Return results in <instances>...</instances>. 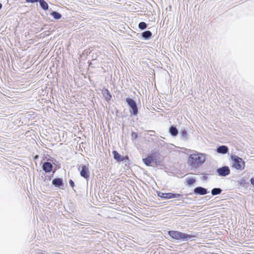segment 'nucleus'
Returning <instances> with one entry per match:
<instances>
[{
  "label": "nucleus",
  "instance_id": "nucleus-1",
  "mask_svg": "<svg viewBox=\"0 0 254 254\" xmlns=\"http://www.w3.org/2000/svg\"><path fill=\"white\" fill-rule=\"evenodd\" d=\"M205 160L206 155L205 154L196 152L195 153L190 155L189 161L192 167H196L202 164L205 161Z\"/></svg>",
  "mask_w": 254,
  "mask_h": 254
},
{
  "label": "nucleus",
  "instance_id": "nucleus-2",
  "mask_svg": "<svg viewBox=\"0 0 254 254\" xmlns=\"http://www.w3.org/2000/svg\"><path fill=\"white\" fill-rule=\"evenodd\" d=\"M169 236L174 239L183 241L194 240V236L191 235L182 233L176 231H170L168 232Z\"/></svg>",
  "mask_w": 254,
  "mask_h": 254
},
{
  "label": "nucleus",
  "instance_id": "nucleus-3",
  "mask_svg": "<svg viewBox=\"0 0 254 254\" xmlns=\"http://www.w3.org/2000/svg\"><path fill=\"white\" fill-rule=\"evenodd\" d=\"M232 167L239 170H243L245 167V162L240 157L236 155H231Z\"/></svg>",
  "mask_w": 254,
  "mask_h": 254
},
{
  "label": "nucleus",
  "instance_id": "nucleus-4",
  "mask_svg": "<svg viewBox=\"0 0 254 254\" xmlns=\"http://www.w3.org/2000/svg\"><path fill=\"white\" fill-rule=\"evenodd\" d=\"M78 170L80 172V175L85 179H87L89 177L90 172L88 165L79 166Z\"/></svg>",
  "mask_w": 254,
  "mask_h": 254
},
{
  "label": "nucleus",
  "instance_id": "nucleus-5",
  "mask_svg": "<svg viewBox=\"0 0 254 254\" xmlns=\"http://www.w3.org/2000/svg\"><path fill=\"white\" fill-rule=\"evenodd\" d=\"M126 102H127L129 107L131 109L130 112L132 113L133 115H136L137 114L138 111L135 102L129 98H127L126 99Z\"/></svg>",
  "mask_w": 254,
  "mask_h": 254
},
{
  "label": "nucleus",
  "instance_id": "nucleus-6",
  "mask_svg": "<svg viewBox=\"0 0 254 254\" xmlns=\"http://www.w3.org/2000/svg\"><path fill=\"white\" fill-rule=\"evenodd\" d=\"M216 172L219 175V176L225 177L230 174V170L228 167L224 166L217 169Z\"/></svg>",
  "mask_w": 254,
  "mask_h": 254
},
{
  "label": "nucleus",
  "instance_id": "nucleus-7",
  "mask_svg": "<svg viewBox=\"0 0 254 254\" xmlns=\"http://www.w3.org/2000/svg\"><path fill=\"white\" fill-rule=\"evenodd\" d=\"M158 195L164 198H177L180 196V194H174L172 193H159Z\"/></svg>",
  "mask_w": 254,
  "mask_h": 254
},
{
  "label": "nucleus",
  "instance_id": "nucleus-8",
  "mask_svg": "<svg viewBox=\"0 0 254 254\" xmlns=\"http://www.w3.org/2000/svg\"><path fill=\"white\" fill-rule=\"evenodd\" d=\"M207 192V190L202 187H198L194 189V193L200 195H204Z\"/></svg>",
  "mask_w": 254,
  "mask_h": 254
},
{
  "label": "nucleus",
  "instance_id": "nucleus-9",
  "mask_svg": "<svg viewBox=\"0 0 254 254\" xmlns=\"http://www.w3.org/2000/svg\"><path fill=\"white\" fill-rule=\"evenodd\" d=\"M53 166L51 163L45 162L43 165V169L46 172H50L51 171Z\"/></svg>",
  "mask_w": 254,
  "mask_h": 254
},
{
  "label": "nucleus",
  "instance_id": "nucleus-10",
  "mask_svg": "<svg viewBox=\"0 0 254 254\" xmlns=\"http://www.w3.org/2000/svg\"><path fill=\"white\" fill-rule=\"evenodd\" d=\"M228 151V148L226 146L222 145L219 146L217 149V152L221 154H226Z\"/></svg>",
  "mask_w": 254,
  "mask_h": 254
},
{
  "label": "nucleus",
  "instance_id": "nucleus-11",
  "mask_svg": "<svg viewBox=\"0 0 254 254\" xmlns=\"http://www.w3.org/2000/svg\"><path fill=\"white\" fill-rule=\"evenodd\" d=\"M114 155V158L118 161H122L124 160V157L119 154L116 151L113 152Z\"/></svg>",
  "mask_w": 254,
  "mask_h": 254
},
{
  "label": "nucleus",
  "instance_id": "nucleus-12",
  "mask_svg": "<svg viewBox=\"0 0 254 254\" xmlns=\"http://www.w3.org/2000/svg\"><path fill=\"white\" fill-rule=\"evenodd\" d=\"M102 93H103V95L104 96L105 99L107 101H109L111 99L112 96H111L108 90L104 89V90H103Z\"/></svg>",
  "mask_w": 254,
  "mask_h": 254
},
{
  "label": "nucleus",
  "instance_id": "nucleus-13",
  "mask_svg": "<svg viewBox=\"0 0 254 254\" xmlns=\"http://www.w3.org/2000/svg\"><path fill=\"white\" fill-rule=\"evenodd\" d=\"M169 132L172 136H176L178 133V130L176 127L172 126L169 129Z\"/></svg>",
  "mask_w": 254,
  "mask_h": 254
},
{
  "label": "nucleus",
  "instance_id": "nucleus-14",
  "mask_svg": "<svg viewBox=\"0 0 254 254\" xmlns=\"http://www.w3.org/2000/svg\"><path fill=\"white\" fill-rule=\"evenodd\" d=\"M39 2L43 9L47 10L48 9V4L44 0H39Z\"/></svg>",
  "mask_w": 254,
  "mask_h": 254
},
{
  "label": "nucleus",
  "instance_id": "nucleus-15",
  "mask_svg": "<svg viewBox=\"0 0 254 254\" xmlns=\"http://www.w3.org/2000/svg\"><path fill=\"white\" fill-rule=\"evenodd\" d=\"M52 183L56 186H60L63 184V181L61 179H55L53 180Z\"/></svg>",
  "mask_w": 254,
  "mask_h": 254
},
{
  "label": "nucleus",
  "instance_id": "nucleus-16",
  "mask_svg": "<svg viewBox=\"0 0 254 254\" xmlns=\"http://www.w3.org/2000/svg\"><path fill=\"white\" fill-rule=\"evenodd\" d=\"M142 160L144 163L147 166L150 165L151 163L153 162L151 157H147L146 158H143Z\"/></svg>",
  "mask_w": 254,
  "mask_h": 254
},
{
  "label": "nucleus",
  "instance_id": "nucleus-17",
  "mask_svg": "<svg viewBox=\"0 0 254 254\" xmlns=\"http://www.w3.org/2000/svg\"><path fill=\"white\" fill-rule=\"evenodd\" d=\"M222 191L221 189L220 188H214L211 190V194L213 195H215L220 194Z\"/></svg>",
  "mask_w": 254,
  "mask_h": 254
},
{
  "label": "nucleus",
  "instance_id": "nucleus-18",
  "mask_svg": "<svg viewBox=\"0 0 254 254\" xmlns=\"http://www.w3.org/2000/svg\"><path fill=\"white\" fill-rule=\"evenodd\" d=\"M152 35V33L150 31H146L142 33V37L144 39H148Z\"/></svg>",
  "mask_w": 254,
  "mask_h": 254
},
{
  "label": "nucleus",
  "instance_id": "nucleus-19",
  "mask_svg": "<svg viewBox=\"0 0 254 254\" xmlns=\"http://www.w3.org/2000/svg\"><path fill=\"white\" fill-rule=\"evenodd\" d=\"M52 16L54 17V18L56 19H59L61 18L62 15L60 13L58 12L54 11L52 13Z\"/></svg>",
  "mask_w": 254,
  "mask_h": 254
},
{
  "label": "nucleus",
  "instance_id": "nucleus-20",
  "mask_svg": "<svg viewBox=\"0 0 254 254\" xmlns=\"http://www.w3.org/2000/svg\"><path fill=\"white\" fill-rule=\"evenodd\" d=\"M186 183L188 185H191L192 184H193V183H194L195 182V179H193V178H187L186 179Z\"/></svg>",
  "mask_w": 254,
  "mask_h": 254
},
{
  "label": "nucleus",
  "instance_id": "nucleus-21",
  "mask_svg": "<svg viewBox=\"0 0 254 254\" xmlns=\"http://www.w3.org/2000/svg\"><path fill=\"white\" fill-rule=\"evenodd\" d=\"M159 155V154L158 153L154 152V153L150 154V155L148 156V157H151V159H152V161L153 162V161H155V157H158Z\"/></svg>",
  "mask_w": 254,
  "mask_h": 254
},
{
  "label": "nucleus",
  "instance_id": "nucleus-22",
  "mask_svg": "<svg viewBox=\"0 0 254 254\" xmlns=\"http://www.w3.org/2000/svg\"><path fill=\"white\" fill-rule=\"evenodd\" d=\"M181 135L184 137L185 140L188 139V134L186 130H181L180 131Z\"/></svg>",
  "mask_w": 254,
  "mask_h": 254
},
{
  "label": "nucleus",
  "instance_id": "nucleus-23",
  "mask_svg": "<svg viewBox=\"0 0 254 254\" xmlns=\"http://www.w3.org/2000/svg\"><path fill=\"white\" fill-rule=\"evenodd\" d=\"M138 27L142 30L144 29L146 27V24L145 22H141L139 23Z\"/></svg>",
  "mask_w": 254,
  "mask_h": 254
},
{
  "label": "nucleus",
  "instance_id": "nucleus-24",
  "mask_svg": "<svg viewBox=\"0 0 254 254\" xmlns=\"http://www.w3.org/2000/svg\"><path fill=\"white\" fill-rule=\"evenodd\" d=\"M39 0H26V1L27 2H31V3L39 2Z\"/></svg>",
  "mask_w": 254,
  "mask_h": 254
},
{
  "label": "nucleus",
  "instance_id": "nucleus-25",
  "mask_svg": "<svg viewBox=\"0 0 254 254\" xmlns=\"http://www.w3.org/2000/svg\"><path fill=\"white\" fill-rule=\"evenodd\" d=\"M69 184H70V186L72 187V188H73L74 187V182L71 180H70L69 182Z\"/></svg>",
  "mask_w": 254,
  "mask_h": 254
},
{
  "label": "nucleus",
  "instance_id": "nucleus-26",
  "mask_svg": "<svg viewBox=\"0 0 254 254\" xmlns=\"http://www.w3.org/2000/svg\"><path fill=\"white\" fill-rule=\"evenodd\" d=\"M251 183L252 185H254V177L252 178L251 180Z\"/></svg>",
  "mask_w": 254,
  "mask_h": 254
},
{
  "label": "nucleus",
  "instance_id": "nucleus-27",
  "mask_svg": "<svg viewBox=\"0 0 254 254\" xmlns=\"http://www.w3.org/2000/svg\"><path fill=\"white\" fill-rule=\"evenodd\" d=\"M39 254H46V253L45 252H41L39 253Z\"/></svg>",
  "mask_w": 254,
  "mask_h": 254
},
{
  "label": "nucleus",
  "instance_id": "nucleus-28",
  "mask_svg": "<svg viewBox=\"0 0 254 254\" xmlns=\"http://www.w3.org/2000/svg\"><path fill=\"white\" fill-rule=\"evenodd\" d=\"M2 7V4L0 3V9Z\"/></svg>",
  "mask_w": 254,
  "mask_h": 254
},
{
  "label": "nucleus",
  "instance_id": "nucleus-29",
  "mask_svg": "<svg viewBox=\"0 0 254 254\" xmlns=\"http://www.w3.org/2000/svg\"><path fill=\"white\" fill-rule=\"evenodd\" d=\"M38 156L36 155V156H35V159H37V158H38Z\"/></svg>",
  "mask_w": 254,
  "mask_h": 254
}]
</instances>
